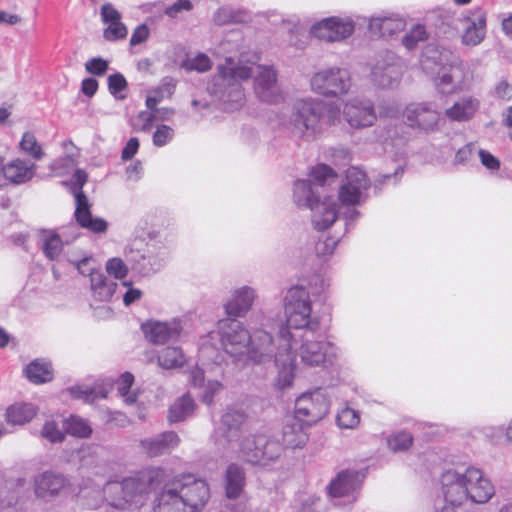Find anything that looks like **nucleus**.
Returning <instances> with one entry per match:
<instances>
[{"instance_id": "nucleus-1", "label": "nucleus", "mask_w": 512, "mask_h": 512, "mask_svg": "<svg viewBox=\"0 0 512 512\" xmlns=\"http://www.w3.org/2000/svg\"><path fill=\"white\" fill-rule=\"evenodd\" d=\"M342 106L341 110L338 104L326 105L318 98H297L292 102L289 112L281 116L280 123L294 138L311 142L322 134L326 122L335 125L343 117L351 127L365 128L372 126L377 120L370 100L352 98Z\"/></svg>"}, {"instance_id": "nucleus-2", "label": "nucleus", "mask_w": 512, "mask_h": 512, "mask_svg": "<svg viewBox=\"0 0 512 512\" xmlns=\"http://www.w3.org/2000/svg\"><path fill=\"white\" fill-rule=\"evenodd\" d=\"M254 75V92L265 103L277 104L284 100V94L277 82V73L273 67L253 65L236 61L226 56L219 64L215 75L207 86L208 93L218 99L224 110L235 111L244 104V92L241 81Z\"/></svg>"}, {"instance_id": "nucleus-3", "label": "nucleus", "mask_w": 512, "mask_h": 512, "mask_svg": "<svg viewBox=\"0 0 512 512\" xmlns=\"http://www.w3.org/2000/svg\"><path fill=\"white\" fill-rule=\"evenodd\" d=\"M283 307L286 321L279 323L274 337L278 348L275 386L281 390L290 388L296 375V354L293 351L295 338L291 329L315 332L321 324L319 316L313 312L310 293L303 286L288 289Z\"/></svg>"}, {"instance_id": "nucleus-4", "label": "nucleus", "mask_w": 512, "mask_h": 512, "mask_svg": "<svg viewBox=\"0 0 512 512\" xmlns=\"http://www.w3.org/2000/svg\"><path fill=\"white\" fill-rule=\"evenodd\" d=\"M251 321L258 324L250 331L246 325L233 318L218 321L217 328L224 351L234 361L250 360L255 364H264L274 360L278 348L274 336L267 330L273 329L276 321L263 313L253 314Z\"/></svg>"}, {"instance_id": "nucleus-5", "label": "nucleus", "mask_w": 512, "mask_h": 512, "mask_svg": "<svg viewBox=\"0 0 512 512\" xmlns=\"http://www.w3.org/2000/svg\"><path fill=\"white\" fill-rule=\"evenodd\" d=\"M440 482L445 502L452 507H462L468 503L483 505L496 493L491 479L473 466L462 471L446 470L441 475Z\"/></svg>"}, {"instance_id": "nucleus-6", "label": "nucleus", "mask_w": 512, "mask_h": 512, "mask_svg": "<svg viewBox=\"0 0 512 512\" xmlns=\"http://www.w3.org/2000/svg\"><path fill=\"white\" fill-rule=\"evenodd\" d=\"M209 499L210 488L205 480L183 474L165 483L153 512H201Z\"/></svg>"}, {"instance_id": "nucleus-7", "label": "nucleus", "mask_w": 512, "mask_h": 512, "mask_svg": "<svg viewBox=\"0 0 512 512\" xmlns=\"http://www.w3.org/2000/svg\"><path fill=\"white\" fill-rule=\"evenodd\" d=\"M430 63L439 66L434 82L441 94L450 95L468 88L470 84L469 69L464 61L452 51L445 48L428 47L422 60L423 68L429 69Z\"/></svg>"}, {"instance_id": "nucleus-8", "label": "nucleus", "mask_w": 512, "mask_h": 512, "mask_svg": "<svg viewBox=\"0 0 512 512\" xmlns=\"http://www.w3.org/2000/svg\"><path fill=\"white\" fill-rule=\"evenodd\" d=\"M163 478L164 471L161 468H147L121 482L109 481L104 486L108 505L121 510L138 505Z\"/></svg>"}, {"instance_id": "nucleus-9", "label": "nucleus", "mask_w": 512, "mask_h": 512, "mask_svg": "<svg viewBox=\"0 0 512 512\" xmlns=\"http://www.w3.org/2000/svg\"><path fill=\"white\" fill-rule=\"evenodd\" d=\"M221 450L248 463L267 466L280 457L283 447L278 441L269 439L264 434L243 433Z\"/></svg>"}, {"instance_id": "nucleus-10", "label": "nucleus", "mask_w": 512, "mask_h": 512, "mask_svg": "<svg viewBox=\"0 0 512 512\" xmlns=\"http://www.w3.org/2000/svg\"><path fill=\"white\" fill-rule=\"evenodd\" d=\"M336 174L324 164L314 166L307 180H297L294 184L293 198L299 207L311 209L322 197L325 187L335 182Z\"/></svg>"}, {"instance_id": "nucleus-11", "label": "nucleus", "mask_w": 512, "mask_h": 512, "mask_svg": "<svg viewBox=\"0 0 512 512\" xmlns=\"http://www.w3.org/2000/svg\"><path fill=\"white\" fill-rule=\"evenodd\" d=\"M352 87V77L348 69L332 66L318 70L310 78L311 90L324 97L347 94Z\"/></svg>"}, {"instance_id": "nucleus-12", "label": "nucleus", "mask_w": 512, "mask_h": 512, "mask_svg": "<svg viewBox=\"0 0 512 512\" xmlns=\"http://www.w3.org/2000/svg\"><path fill=\"white\" fill-rule=\"evenodd\" d=\"M329 410V397L326 391L320 388L303 392L295 400V417L308 426L321 421Z\"/></svg>"}, {"instance_id": "nucleus-13", "label": "nucleus", "mask_w": 512, "mask_h": 512, "mask_svg": "<svg viewBox=\"0 0 512 512\" xmlns=\"http://www.w3.org/2000/svg\"><path fill=\"white\" fill-rule=\"evenodd\" d=\"M404 66L401 59L391 51L379 53L371 67L370 80L378 88L392 89L399 85Z\"/></svg>"}, {"instance_id": "nucleus-14", "label": "nucleus", "mask_w": 512, "mask_h": 512, "mask_svg": "<svg viewBox=\"0 0 512 512\" xmlns=\"http://www.w3.org/2000/svg\"><path fill=\"white\" fill-rule=\"evenodd\" d=\"M300 363L304 367H321L331 364L340 355V349L327 339H309L303 336L297 348Z\"/></svg>"}, {"instance_id": "nucleus-15", "label": "nucleus", "mask_w": 512, "mask_h": 512, "mask_svg": "<svg viewBox=\"0 0 512 512\" xmlns=\"http://www.w3.org/2000/svg\"><path fill=\"white\" fill-rule=\"evenodd\" d=\"M71 489L69 479L62 473L54 470H45L33 478V493L35 497L44 502L54 501Z\"/></svg>"}, {"instance_id": "nucleus-16", "label": "nucleus", "mask_w": 512, "mask_h": 512, "mask_svg": "<svg viewBox=\"0 0 512 512\" xmlns=\"http://www.w3.org/2000/svg\"><path fill=\"white\" fill-rule=\"evenodd\" d=\"M88 175L84 170H76L72 177L73 195L76 202L75 216L77 222L92 232H104L107 223L101 218H93L89 211L88 199L83 194L82 188L87 182Z\"/></svg>"}, {"instance_id": "nucleus-17", "label": "nucleus", "mask_w": 512, "mask_h": 512, "mask_svg": "<svg viewBox=\"0 0 512 512\" xmlns=\"http://www.w3.org/2000/svg\"><path fill=\"white\" fill-rule=\"evenodd\" d=\"M403 117L408 127L424 133L438 131L442 121L441 113L429 102L408 104Z\"/></svg>"}, {"instance_id": "nucleus-18", "label": "nucleus", "mask_w": 512, "mask_h": 512, "mask_svg": "<svg viewBox=\"0 0 512 512\" xmlns=\"http://www.w3.org/2000/svg\"><path fill=\"white\" fill-rule=\"evenodd\" d=\"M355 29V23L350 17H329L315 23L310 33L318 40L339 42L350 37Z\"/></svg>"}, {"instance_id": "nucleus-19", "label": "nucleus", "mask_w": 512, "mask_h": 512, "mask_svg": "<svg viewBox=\"0 0 512 512\" xmlns=\"http://www.w3.org/2000/svg\"><path fill=\"white\" fill-rule=\"evenodd\" d=\"M39 413V407L28 401H14L0 414V437L12 433L11 427H23Z\"/></svg>"}, {"instance_id": "nucleus-20", "label": "nucleus", "mask_w": 512, "mask_h": 512, "mask_svg": "<svg viewBox=\"0 0 512 512\" xmlns=\"http://www.w3.org/2000/svg\"><path fill=\"white\" fill-rule=\"evenodd\" d=\"M258 299L256 288L249 285H241L231 289L228 298L223 304L226 318H244L252 310Z\"/></svg>"}, {"instance_id": "nucleus-21", "label": "nucleus", "mask_w": 512, "mask_h": 512, "mask_svg": "<svg viewBox=\"0 0 512 512\" xmlns=\"http://www.w3.org/2000/svg\"><path fill=\"white\" fill-rule=\"evenodd\" d=\"M369 188V180L364 171L351 167L346 172V182L339 189V199L345 205H358Z\"/></svg>"}, {"instance_id": "nucleus-22", "label": "nucleus", "mask_w": 512, "mask_h": 512, "mask_svg": "<svg viewBox=\"0 0 512 512\" xmlns=\"http://www.w3.org/2000/svg\"><path fill=\"white\" fill-rule=\"evenodd\" d=\"M183 327L181 318H173L169 321H147L142 325V330L150 342L164 344L171 339L178 338Z\"/></svg>"}, {"instance_id": "nucleus-23", "label": "nucleus", "mask_w": 512, "mask_h": 512, "mask_svg": "<svg viewBox=\"0 0 512 512\" xmlns=\"http://www.w3.org/2000/svg\"><path fill=\"white\" fill-rule=\"evenodd\" d=\"M245 419V414L238 410L228 411L222 416L221 425L216 431L219 449L226 448L229 442L244 433L242 426Z\"/></svg>"}, {"instance_id": "nucleus-24", "label": "nucleus", "mask_w": 512, "mask_h": 512, "mask_svg": "<svg viewBox=\"0 0 512 512\" xmlns=\"http://www.w3.org/2000/svg\"><path fill=\"white\" fill-rule=\"evenodd\" d=\"M462 43L465 46H477L486 35V15L482 10H477L461 19Z\"/></svg>"}, {"instance_id": "nucleus-25", "label": "nucleus", "mask_w": 512, "mask_h": 512, "mask_svg": "<svg viewBox=\"0 0 512 512\" xmlns=\"http://www.w3.org/2000/svg\"><path fill=\"white\" fill-rule=\"evenodd\" d=\"M361 480L354 471H342L330 484V494L334 498H345V503H353L357 499Z\"/></svg>"}, {"instance_id": "nucleus-26", "label": "nucleus", "mask_w": 512, "mask_h": 512, "mask_svg": "<svg viewBox=\"0 0 512 512\" xmlns=\"http://www.w3.org/2000/svg\"><path fill=\"white\" fill-rule=\"evenodd\" d=\"M36 168V165L29 160L15 158L5 164L3 176L10 183L20 185L34 177Z\"/></svg>"}, {"instance_id": "nucleus-27", "label": "nucleus", "mask_w": 512, "mask_h": 512, "mask_svg": "<svg viewBox=\"0 0 512 512\" xmlns=\"http://www.w3.org/2000/svg\"><path fill=\"white\" fill-rule=\"evenodd\" d=\"M312 223L318 230L329 228L337 219L338 212L336 203L330 197H323L311 209Z\"/></svg>"}, {"instance_id": "nucleus-28", "label": "nucleus", "mask_w": 512, "mask_h": 512, "mask_svg": "<svg viewBox=\"0 0 512 512\" xmlns=\"http://www.w3.org/2000/svg\"><path fill=\"white\" fill-rule=\"evenodd\" d=\"M403 18L391 14L389 16H373L369 21V30L381 37L392 36L405 28Z\"/></svg>"}, {"instance_id": "nucleus-29", "label": "nucleus", "mask_w": 512, "mask_h": 512, "mask_svg": "<svg viewBox=\"0 0 512 512\" xmlns=\"http://www.w3.org/2000/svg\"><path fill=\"white\" fill-rule=\"evenodd\" d=\"M179 443V436L169 431L157 437L142 440L141 446L150 456H158L176 448Z\"/></svg>"}, {"instance_id": "nucleus-30", "label": "nucleus", "mask_w": 512, "mask_h": 512, "mask_svg": "<svg viewBox=\"0 0 512 512\" xmlns=\"http://www.w3.org/2000/svg\"><path fill=\"white\" fill-rule=\"evenodd\" d=\"M479 108L476 98L465 96L456 101L451 107L445 110V116L456 122H463L471 119Z\"/></svg>"}, {"instance_id": "nucleus-31", "label": "nucleus", "mask_w": 512, "mask_h": 512, "mask_svg": "<svg viewBox=\"0 0 512 512\" xmlns=\"http://www.w3.org/2000/svg\"><path fill=\"white\" fill-rule=\"evenodd\" d=\"M38 242L42 252L49 260H57L63 251V241L53 230H40Z\"/></svg>"}, {"instance_id": "nucleus-32", "label": "nucleus", "mask_w": 512, "mask_h": 512, "mask_svg": "<svg viewBox=\"0 0 512 512\" xmlns=\"http://www.w3.org/2000/svg\"><path fill=\"white\" fill-rule=\"evenodd\" d=\"M301 421L296 419L291 420L283 428V443L286 447L296 449L302 448L308 441V435L305 432Z\"/></svg>"}, {"instance_id": "nucleus-33", "label": "nucleus", "mask_w": 512, "mask_h": 512, "mask_svg": "<svg viewBox=\"0 0 512 512\" xmlns=\"http://www.w3.org/2000/svg\"><path fill=\"white\" fill-rule=\"evenodd\" d=\"M24 371L27 378L35 384L46 383L53 379L52 365L50 361L45 359L33 360Z\"/></svg>"}, {"instance_id": "nucleus-34", "label": "nucleus", "mask_w": 512, "mask_h": 512, "mask_svg": "<svg viewBox=\"0 0 512 512\" xmlns=\"http://www.w3.org/2000/svg\"><path fill=\"white\" fill-rule=\"evenodd\" d=\"M191 382L194 386L203 387L202 401L208 405L212 403L213 396L222 388V384L216 380H208L205 383L204 369L199 367L191 371Z\"/></svg>"}, {"instance_id": "nucleus-35", "label": "nucleus", "mask_w": 512, "mask_h": 512, "mask_svg": "<svg viewBox=\"0 0 512 512\" xmlns=\"http://www.w3.org/2000/svg\"><path fill=\"white\" fill-rule=\"evenodd\" d=\"M90 286L93 297L103 302L111 300L118 288V285L109 281L103 273L93 274Z\"/></svg>"}, {"instance_id": "nucleus-36", "label": "nucleus", "mask_w": 512, "mask_h": 512, "mask_svg": "<svg viewBox=\"0 0 512 512\" xmlns=\"http://www.w3.org/2000/svg\"><path fill=\"white\" fill-rule=\"evenodd\" d=\"M245 485V477L242 468L235 464L227 467L226 471V495L228 498L240 496Z\"/></svg>"}, {"instance_id": "nucleus-37", "label": "nucleus", "mask_w": 512, "mask_h": 512, "mask_svg": "<svg viewBox=\"0 0 512 512\" xmlns=\"http://www.w3.org/2000/svg\"><path fill=\"white\" fill-rule=\"evenodd\" d=\"M402 128L396 126L385 127L381 130L379 134V141L383 147L390 148L394 151L396 148L397 151L401 150V148L405 147L407 144V137L401 133Z\"/></svg>"}, {"instance_id": "nucleus-38", "label": "nucleus", "mask_w": 512, "mask_h": 512, "mask_svg": "<svg viewBox=\"0 0 512 512\" xmlns=\"http://www.w3.org/2000/svg\"><path fill=\"white\" fill-rule=\"evenodd\" d=\"M158 364L164 369H174L184 365L186 357L180 347L167 346L158 353Z\"/></svg>"}, {"instance_id": "nucleus-39", "label": "nucleus", "mask_w": 512, "mask_h": 512, "mask_svg": "<svg viewBox=\"0 0 512 512\" xmlns=\"http://www.w3.org/2000/svg\"><path fill=\"white\" fill-rule=\"evenodd\" d=\"M175 90V83L171 79L164 80L158 87L151 90L146 98V106L149 110L155 109L157 105L166 98H170Z\"/></svg>"}, {"instance_id": "nucleus-40", "label": "nucleus", "mask_w": 512, "mask_h": 512, "mask_svg": "<svg viewBox=\"0 0 512 512\" xmlns=\"http://www.w3.org/2000/svg\"><path fill=\"white\" fill-rule=\"evenodd\" d=\"M142 267L147 272L159 271L166 263L167 252L157 250L154 246H149L146 253L141 256Z\"/></svg>"}, {"instance_id": "nucleus-41", "label": "nucleus", "mask_w": 512, "mask_h": 512, "mask_svg": "<svg viewBox=\"0 0 512 512\" xmlns=\"http://www.w3.org/2000/svg\"><path fill=\"white\" fill-rule=\"evenodd\" d=\"M195 408V404L189 395H183L177 399L169 411L171 422H179L190 416Z\"/></svg>"}, {"instance_id": "nucleus-42", "label": "nucleus", "mask_w": 512, "mask_h": 512, "mask_svg": "<svg viewBox=\"0 0 512 512\" xmlns=\"http://www.w3.org/2000/svg\"><path fill=\"white\" fill-rule=\"evenodd\" d=\"M19 149L21 152L37 161L44 157L42 146L38 142L35 134L31 131H26L22 134Z\"/></svg>"}, {"instance_id": "nucleus-43", "label": "nucleus", "mask_w": 512, "mask_h": 512, "mask_svg": "<svg viewBox=\"0 0 512 512\" xmlns=\"http://www.w3.org/2000/svg\"><path fill=\"white\" fill-rule=\"evenodd\" d=\"M69 392L74 398L81 399L87 403H93L95 400L99 398H105L107 396V391L103 388H100L98 385L93 387L87 385H78L71 387Z\"/></svg>"}, {"instance_id": "nucleus-44", "label": "nucleus", "mask_w": 512, "mask_h": 512, "mask_svg": "<svg viewBox=\"0 0 512 512\" xmlns=\"http://www.w3.org/2000/svg\"><path fill=\"white\" fill-rule=\"evenodd\" d=\"M63 427L68 434L78 438H87L92 433L89 423L85 419L74 415L63 421Z\"/></svg>"}, {"instance_id": "nucleus-45", "label": "nucleus", "mask_w": 512, "mask_h": 512, "mask_svg": "<svg viewBox=\"0 0 512 512\" xmlns=\"http://www.w3.org/2000/svg\"><path fill=\"white\" fill-rule=\"evenodd\" d=\"M133 382L134 376L129 372L123 373L116 382L118 393L127 404L135 403L138 397L136 391H130Z\"/></svg>"}, {"instance_id": "nucleus-46", "label": "nucleus", "mask_w": 512, "mask_h": 512, "mask_svg": "<svg viewBox=\"0 0 512 512\" xmlns=\"http://www.w3.org/2000/svg\"><path fill=\"white\" fill-rule=\"evenodd\" d=\"M336 423L342 429H355L360 423V415L355 409L344 405L337 413Z\"/></svg>"}, {"instance_id": "nucleus-47", "label": "nucleus", "mask_w": 512, "mask_h": 512, "mask_svg": "<svg viewBox=\"0 0 512 512\" xmlns=\"http://www.w3.org/2000/svg\"><path fill=\"white\" fill-rule=\"evenodd\" d=\"M181 66L187 71L204 73L211 69L212 61L206 54L198 53L194 56H188L183 60Z\"/></svg>"}, {"instance_id": "nucleus-48", "label": "nucleus", "mask_w": 512, "mask_h": 512, "mask_svg": "<svg viewBox=\"0 0 512 512\" xmlns=\"http://www.w3.org/2000/svg\"><path fill=\"white\" fill-rule=\"evenodd\" d=\"M67 260L71 263L80 274L84 276H90V280L92 279L93 274H101L102 272L96 271L93 260L91 257L87 255H83L82 257H76L74 255H68Z\"/></svg>"}, {"instance_id": "nucleus-49", "label": "nucleus", "mask_w": 512, "mask_h": 512, "mask_svg": "<svg viewBox=\"0 0 512 512\" xmlns=\"http://www.w3.org/2000/svg\"><path fill=\"white\" fill-rule=\"evenodd\" d=\"M428 34L424 26L415 25L408 33L403 37L402 43L408 50L414 49L419 42H423L427 39Z\"/></svg>"}, {"instance_id": "nucleus-50", "label": "nucleus", "mask_w": 512, "mask_h": 512, "mask_svg": "<svg viewBox=\"0 0 512 512\" xmlns=\"http://www.w3.org/2000/svg\"><path fill=\"white\" fill-rule=\"evenodd\" d=\"M109 92L118 100L126 97L127 81L121 73H115L108 77Z\"/></svg>"}, {"instance_id": "nucleus-51", "label": "nucleus", "mask_w": 512, "mask_h": 512, "mask_svg": "<svg viewBox=\"0 0 512 512\" xmlns=\"http://www.w3.org/2000/svg\"><path fill=\"white\" fill-rule=\"evenodd\" d=\"M77 162L75 156L73 154H67L63 157H60L54 160L50 164V169L58 176H63L69 173L75 166Z\"/></svg>"}, {"instance_id": "nucleus-52", "label": "nucleus", "mask_w": 512, "mask_h": 512, "mask_svg": "<svg viewBox=\"0 0 512 512\" xmlns=\"http://www.w3.org/2000/svg\"><path fill=\"white\" fill-rule=\"evenodd\" d=\"M247 18L248 15L245 12H233L228 8L219 9L214 16L215 22L220 25L227 24L230 22H244L247 20Z\"/></svg>"}, {"instance_id": "nucleus-53", "label": "nucleus", "mask_w": 512, "mask_h": 512, "mask_svg": "<svg viewBox=\"0 0 512 512\" xmlns=\"http://www.w3.org/2000/svg\"><path fill=\"white\" fill-rule=\"evenodd\" d=\"M413 442V437L410 433L401 431L392 434L388 438V446L393 451H402L408 449Z\"/></svg>"}, {"instance_id": "nucleus-54", "label": "nucleus", "mask_w": 512, "mask_h": 512, "mask_svg": "<svg viewBox=\"0 0 512 512\" xmlns=\"http://www.w3.org/2000/svg\"><path fill=\"white\" fill-rule=\"evenodd\" d=\"M41 435L51 443H58L64 440V433L54 420H48L44 423Z\"/></svg>"}, {"instance_id": "nucleus-55", "label": "nucleus", "mask_w": 512, "mask_h": 512, "mask_svg": "<svg viewBox=\"0 0 512 512\" xmlns=\"http://www.w3.org/2000/svg\"><path fill=\"white\" fill-rule=\"evenodd\" d=\"M106 272L115 279H124L128 274V267L121 258L114 257L106 262Z\"/></svg>"}, {"instance_id": "nucleus-56", "label": "nucleus", "mask_w": 512, "mask_h": 512, "mask_svg": "<svg viewBox=\"0 0 512 512\" xmlns=\"http://www.w3.org/2000/svg\"><path fill=\"white\" fill-rule=\"evenodd\" d=\"M107 28L104 30V37L106 40L114 41L123 39L127 36V28L120 20L110 22L107 24Z\"/></svg>"}, {"instance_id": "nucleus-57", "label": "nucleus", "mask_w": 512, "mask_h": 512, "mask_svg": "<svg viewBox=\"0 0 512 512\" xmlns=\"http://www.w3.org/2000/svg\"><path fill=\"white\" fill-rule=\"evenodd\" d=\"M174 137V130L168 125H159L153 134V144L162 147L168 144Z\"/></svg>"}, {"instance_id": "nucleus-58", "label": "nucleus", "mask_w": 512, "mask_h": 512, "mask_svg": "<svg viewBox=\"0 0 512 512\" xmlns=\"http://www.w3.org/2000/svg\"><path fill=\"white\" fill-rule=\"evenodd\" d=\"M120 287L126 289L123 293V302L126 306L131 305L142 297V291L138 288L132 287L127 281H123Z\"/></svg>"}, {"instance_id": "nucleus-59", "label": "nucleus", "mask_w": 512, "mask_h": 512, "mask_svg": "<svg viewBox=\"0 0 512 512\" xmlns=\"http://www.w3.org/2000/svg\"><path fill=\"white\" fill-rule=\"evenodd\" d=\"M85 68L91 74L103 75L108 69V63L102 58H93L86 62Z\"/></svg>"}, {"instance_id": "nucleus-60", "label": "nucleus", "mask_w": 512, "mask_h": 512, "mask_svg": "<svg viewBox=\"0 0 512 512\" xmlns=\"http://www.w3.org/2000/svg\"><path fill=\"white\" fill-rule=\"evenodd\" d=\"M192 3L189 0H177L165 9V14L171 18L176 17L182 11H190Z\"/></svg>"}, {"instance_id": "nucleus-61", "label": "nucleus", "mask_w": 512, "mask_h": 512, "mask_svg": "<svg viewBox=\"0 0 512 512\" xmlns=\"http://www.w3.org/2000/svg\"><path fill=\"white\" fill-rule=\"evenodd\" d=\"M107 496L104 493V489L102 491H93L92 494L86 499V506L91 509H97L103 505L104 502H107Z\"/></svg>"}, {"instance_id": "nucleus-62", "label": "nucleus", "mask_w": 512, "mask_h": 512, "mask_svg": "<svg viewBox=\"0 0 512 512\" xmlns=\"http://www.w3.org/2000/svg\"><path fill=\"white\" fill-rule=\"evenodd\" d=\"M101 17L103 22L108 24L120 20L121 14L111 4H104L101 7Z\"/></svg>"}, {"instance_id": "nucleus-63", "label": "nucleus", "mask_w": 512, "mask_h": 512, "mask_svg": "<svg viewBox=\"0 0 512 512\" xmlns=\"http://www.w3.org/2000/svg\"><path fill=\"white\" fill-rule=\"evenodd\" d=\"M336 246V241L333 239H326L318 241L315 245V251L320 256H327L333 252Z\"/></svg>"}, {"instance_id": "nucleus-64", "label": "nucleus", "mask_w": 512, "mask_h": 512, "mask_svg": "<svg viewBox=\"0 0 512 512\" xmlns=\"http://www.w3.org/2000/svg\"><path fill=\"white\" fill-rule=\"evenodd\" d=\"M498 98L509 100L512 97V86L505 80H500L494 90Z\"/></svg>"}]
</instances>
